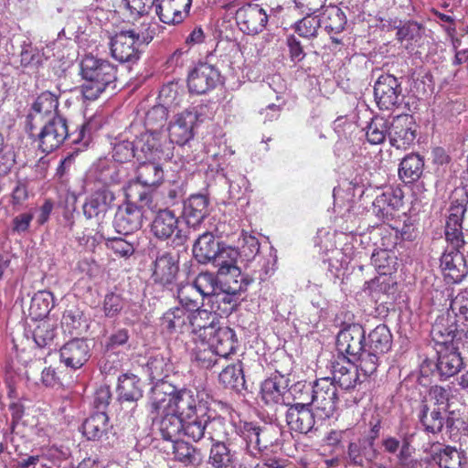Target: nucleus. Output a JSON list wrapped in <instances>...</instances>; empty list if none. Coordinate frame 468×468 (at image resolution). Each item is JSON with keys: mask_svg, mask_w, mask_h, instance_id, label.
<instances>
[{"mask_svg": "<svg viewBox=\"0 0 468 468\" xmlns=\"http://www.w3.org/2000/svg\"><path fill=\"white\" fill-rule=\"evenodd\" d=\"M464 199L452 200L445 225V239L448 247L441 257V268L446 279L460 282L468 274L466 243L463 232V219L466 211Z\"/></svg>", "mask_w": 468, "mask_h": 468, "instance_id": "f257e3e1", "label": "nucleus"}, {"mask_svg": "<svg viewBox=\"0 0 468 468\" xmlns=\"http://www.w3.org/2000/svg\"><path fill=\"white\" fill-rule=\"evenodd\" d=\"M149 407L152 414L169 412L187 420L197 417L205 404L197 391L181 388L167 394L155 388Z\"/></svg>", "mask_w": 468, "mask_h": 468, "instance_id": "f03ea898", "label": "nucleus"}, {"mask_svg": "<svg viewBox=\"0 0 468 468\" xmlns=\"http://www.w3.org/2000/svg\"><path fill=\"white\" fill-rule=\"evenodd\" d=\"M89 123L83 122L75 133L69 131L68 122L65 117L52 118L43 122L38 130L27 133L28 137L37 144L38 149L45 154L52 153L59 148L65 141L70 140L71 144H77L83 142L86 145L89 141L87 137Z\"/></svg>", "mask_w": 468, "mask_h": 468, "instance_id": "7ed1b4c3", "label": "nucleus"}, {"mask_svg": "<svg viewBox=\"0 0 468 468\" xmlns=\"http://www.w3.org/2000/svg\"><path fill=\"white\" fill-rule=\"evenodd\" d=\"M80 73L84 80L81 94L85 100H97L108 88L115 87L118 68L108 59L86 55L80 63Z\"/></svg>", "mask_w": 468, "mask_h": 468, "instance_id": "20e7f679", "label": "nucleus"}, {"mask_svg": "<svg viewBox=\"0 0 468 468\" xmlns=\"http://www.w3.org/2000/svg\"><path fill=\"white\" fill-rule=\"evenodd\" d=\"M403 204V192L396 186H382V233L388 232V239L394 244L399 239L410 240L412 239L413 228L407 224L406 219H400L396 212Z\"/></svg>", "mask_w": 468, "mask_h": 468, "instance_id": "39448f33", "label": "nucleus"}, {"mask_svg": "<svg viewBox=\"0 0 468 468\" xmlns=\"http://www.w3.org/2000/svg\"><path fill=\"white\" fill-rule=\"evenodd\" d=\"M133 192L134 187L131 186L126 193V202L118 207L113 219L115 230L124 236L132 234L140 229L143 226V206L135 204V202L132 200L133 197H136L138 201L143 203L149 209H156V205H154L153 201L157 193L152 195L145 190Z\"/></svg>", "mask_w": 468, "mask_h": 468, "instance_id": "423d86ee", "label": "nucleus"}, {"mask_svg": "<svg viewBox=\"0 0 468 468\" xmlns=\"http://www.w3.org/2000/svg\"><path fill=\"white\" fill-rule=\"evenodd\" d=\"M305 395L302 400L305 404L314 405L320 419L326 420L334 416L337 410L338 394L332 378H317L312 388H306Z\"/></svg>", "mask_w": 468, "mask_h": 468, "instance_id": "0eeeda50", "label": "nucleus"}, {"mask_svg": "<svg viewBox=\"0 0 468 468\" xmlns=\"http://www.w3.org/2000/svg\"><path fill=\"white\" fill-rule=\"evenodd\" d=\"M59 95V92L45 90L36 97L26 116V133L38 130L43 122L62 116L58 111Z\"/></svg>", "mask_w": 468, "mask_h": 468, "instance_id": "6e6552de", "label": "nucleus"}, {"mask_svg": "<svg viewBox=\"0 0 468 468\" xmlns=\"http://www.w3.org/2000/svg\"><path fill=\"white\" fill-rule=\"evenodd\" d=\"M376 416L373 414L369 420L370 431L368 435L361 442V452L356 443L351 442L348 446V454L356 463L363 464L364 461L372 465V468H380L379 448L380 440L379 428L380 417L378 409H375Z\"/></svg>", "mask_w": 468, "mask_h": 468, "instance_id": "1a4fd4ad", "label": "nucleus"}, {"mask_svg": "<svg viewBox=\"0 0 468 468\" xmlns=\"http://www.w3.org/2000/svg\"><path fill=\"white\" fill-rule=\"evenodd\" d=\"M246 443L249 452L255 454L263 452L272 446L276 441L277 431L271 424L261 425L256 421L239 420L238 434Z\"/></svg>", "mask_w": 468, "mask_h": 468, "instance_id": "9d476101", "label": "nucleus"}, {"mask_svg": "<svg viewBox=\"0 0 468 468\" xmlns=\"http://www.w3.org/2000/svg\"><path fill=\"white\" fill-rule=\"evenodd\" d=\"M179 254L172 250L158 251L151 264V279L155 285L172 290L179 275Z\"/></svg>", "mask_w": 468, "mask_h": 468, "instance_id": "9b49d317", "label": "nucleus"}, {"mask_svg": "<svg viewBox=\"0 0 468 468\" xmlns=\"http://www.w3.org/2000/svg\"><path fill=\"white\" fill-rule=\"evenodd\" d=\"M437 354L438 359L435 365L428 359L422 362L420 366L422 375L428 376L429 372L433 370L432 367H435L441 379H447L455 376L463 367V357L453 345L441 346Z\"/></svg>", "mask_w": 468, "mask_h": 468, "instance_id": "f8f14e48", "label": "nucleus"}, {"mask_svg": "<svg viewBox=\"0 0 468 468\" xmlns=\"http://www.w3.org/2000/svg\"><path fill=\"white\" fill-rule=\"evenodd\" d=\"M365 330L359 324L345 325L336 336L337 357L357 359L358 355L367 347L365 344Z\"/></svg>", "mask_w": 468, "mask_h": 468, "instance_id": "ddd939ff", "label": "nucleus"}, {"mask_svg": "<svg viewBox=\"0 0 468 468\" xmlns=\"http://www.w3.org/2000/svg\"><path fill=\"white\" fill-rule=\"evenodd\" d=\"M410 118L408 115H397L389 127L388 138L391 147L387 150L390 160H400L403 150L409 148L415 139V132L410 126Z\"/></svg>", "mask_w": 468, "mask_h": 468, "instance_id": "4468645a", "label": "nucleus"}, {"mask_svg": "<svg viewBox=\"0 0 468 468\" xmlns=\"http://www.w3.org/2000/svg\"><path fill=\"white\" fill-rule=\"evenodd\" d=\"M199 112L196 107H189L177 113L174 121L169 123V145L176 144L185 145L194 138V127L199 119Z\"/></svg>", "mask_w": 468, "mask_h": 468, "instance_id": "2eb2a0df", "label": "nucleus"}, {"mask_svg": "<svg viewBox=\"0 0 468 468\" xmlns=\"http://www.w3.org/2000/svg\"><path fill=\"white\" fill-rule=\"evenodd\" d=\"M162 133L145 131L134 141L137 161L170 160L173 157L172 147L161 144Z\"/></svg>", "mask_w": 468, "mask_h": 468, "instance_id": "dca6fc26", "label": "nucleus"}, {"mask_svg": "<svg viewBox=\"0 0 468 468\" xmlns=\"http://www.w3.org/2000/svg\"><path fill=\"white\" fill-rule=\"evenodd\" d=\"M235 19L240 31L254 36L266 27L268 15L260 5L247 4L236 11Z\"/></svg>", "mask_w": 468, "mask_h": 468, "instance_id": "f3484780", "label": "nucleus"}, {"mask_svg": "<svg viewBox=\"0 0 468 468\" xmlns=\"http://www.w3.org/2000/svg\"><path fill=\"white\" fill-rule=\"evenodd\" d=\"M141 45L132 31L122 30L111 38V53L120 62L133 63L140 58Z\"/></svg>", "mask_w": 468, "mask_h": 468, "instance_id": "a211bd4d", "label": "nucleus"}, {"mask_svg": "<svg viewBox=\"0 0 468 468\" xmlns=\"http://www.w3.org/2000/svg\"><path fill=\"white\" fill-rule=\"evenodd\" d=\"M220 82V73L208 63L197 64L188 74L187 87L191 93L205 94Z\"/></svg>", "mask_w": 468, "mask_h": 468, "instance_id": "6ab92c4d", "label": "nucleus"}, {"mask_svg": "<svg viewBox=\"0 0 468 468\" xmlns=\"http://www.w3.org/2000/svg\"><path fill=\"white\" fill-rule=\"evenodd\" d=\"M59 355L66 367L79 369L90 359V348L87 339L75 337L61 346Z\"/></svg>", "mask_w": 468, "mask_h": 468, "instance_id": "aec40b11", "label": "nucleus"}, {"mask_svg": "<svg viewBox=\"0 0 468 468\" xmlns=\"http://www.w3.org/2000/svg\"><path fill=\"white\" fill-rule=\"evenodd\" d=\"M192 0H157L155 14L167 25H178L189 15Z\"/></svg>", "mask_w": 468, "mask_h": 468, "instance_id": "412c9836", "label": "nucleus"}, {"mask_svg": "<svg viewBox=\"0 0 468 468\" xmlns=\"http://www.w3.org/2000/svg\"><path fill=\"white\" fill-rule=\"evenodd\" d=\"M311 404L293 403L286 412V422L292 431L302 434H307L315 424L314 414L310 409Z\"/></svg>", "mask_w": 468, "mask_h": 468, "instance_id": "4be33fe9", "label": "nucleus"}, {"mask_svg": "<svg viewBox=\"0 0 468 468\" xmlns=\"http://www.w3.org/2000/svg\"><path fill=\"white\" fill-rule=\"evenodd\" d=\"M356 359L336 357L332 364L334 382L344 389H351L360 383V374L355 364Z\"/></svg>", "mask_w": 468, "mask_h": 468, "instance_id": "5701e85b", "label": "nucleus"}, {"mask_svg": "<svg viewBox=\"0 0 468 468\" xmlns=\"http://www.w3.org/2000/svg\"><path fill=\"white\" fill-rule=\"evenodd\" d=\"M380 335L376 330L368 335L367 347L358 356L359 364L356 366L365 378L376 376L379 366L378 345Z\"/></svg>", "mask_w": 468, "mask_h": 468, "instance_id": "b1692460", "label": "nucleus"}, {"mask_svg": "<svg viewBox=\"0 0 468 468\" xmlns=\"http://www.w3.org/2000/svg\"><path fill=\"white\" fill-rule=\"evenodd\" d=\"M209 199L206 195L193 194L185 202L183 216L188 227L199 226L208 215Z\"/></svg>", "mask_w": 468, "mask_h": 468, "instance_id": "393cba45", "label": "nucleus"}, {"mask_svg": "<svg viewBox=\"0 0 468 468\" xmlns=\"http://www.w3.org/2000/svg\"><path fill=\"white\" fill-rule=\"evenodd\" d=\"M114 199V194L107 188H101L95 191L83 205L84 216L89 219H101Z\"/></svg>", "mask_w": 468, "mask_h": 468, "instance_id": "a878e982", "label": "nucleus"}, {"mask_svg": "<svg viewBox=\"0 0 468 468\" xmlns=\"http://www.w3.org/2000/svg\"><path fill=\"white\" fill-rule=\"evenodd\" d=\"M238 425L221 416L207 420V435L213 443L229 442L235 440Z\"/></svg>", "mask_w": 468, "mask_h": 468, "instance_id": "bb28decb", "label": "nucleus"}, {"mask_svg": "<svg viewBox=\"0 0 468 468\" xmlns=\"http://www.w3.org/2000/svg\"><path fill=\"white\" fill-rule=\"evenodd\" d=\"M211 346L219 357L228 358L236 352L238 338L229 326H218L210 335Z\"/></svg>", "mask_w": 468, "mask_h": 468, "instance_id": "cd10ccee", "label": "nucleus"}, {"mask_svg": "<svg viewBox=\"0 0 468 468\" xmlns=\"http://www.w3.org/2000/svg\"><path fill=\"white\" fill-rule=\"evenodd\" d=\"M218 314L213 311L197 308L189 314L188 331L193 334H200L204 331L205 337L212 335L218 326Z\"/></svg>", "mask_w": 468, "mask_h": 468, "instance_id": "c85d7f7f", "label": "nucleus"}, {"mask_svg": "<svg viewBox=\"0 0 468 468\" xmlns=\"http://www.w3.org/2000/svg\"><path fill=\"white\" fill-rule=\"evenodd\" d=\"M178 218L168 208L159 209L151 225V231L159 239H169L178 228Z\"/></svg>", "mask_w": 468, "mask_h": 468, "instance_id": "c756f323", "label": "nucleus"}, {"mask_svg": "<svg viewBox=\"0 0 468 468\" xmlns=\"http://www.w3.org/2000/svg\"><path fill=\"white\" fill-rule=\"evenodd\" d=\"M189 314L181 307L167 310L160 320L162 330L167 334H183L188 331Z\"/></svg>", "mask_w": 468, "mask_h": 468, "instance_id": "7c9ffc66", "label": "nucleus"}, {"mask_svg": "<svg viewBox=\"0 0 468 468\" xmlns=\"http://www.w3.org/2000/svg\"><path fill=\"white\" fill-rule=\"evenodd\" d=\"M222 244L216 240L212 233L204 232L193 246L194 257L202 264L208 263L217 255V251Z\"/></svg>", "mask_w": 468, "mask_h": 468, "instance_id": "2f4dec72", "label": "nucleus"}, {"mask_svg": "<svg viewBox=\"0 0 468 468\" xmlns=\"http://www.w3.org/2000/svg\"><path fill=\"white\" fill-rule=\"evenodd\" d=\"M159 160H143L136 171V179L144 186H154L163 181L164 171Z\"/></svg>", "mask_w": 468, "mask_h": 468, "instance_id": "473e14b6", "label": "nucleus"}, {"mask_svg": "<svg viewBox=\"0 0 468 468\" xmlns=\"http://www.w3.org/2000/svg\"><path fill=\"white\" fill-rule=\"evenodd\" d=\"M431 335L433 339L441 344V346L452 345V341L457 333V325L452 321L449 314L439 316L431 327Z\"/></svg>", "mask_w": 468, "mask_h": 468, "instance_id": "72a5a7b5", "label": "nucleus"}, {"mask_svg": "<svg viewBox=\"0 0 468 468\" xmlns=\"http://www.w3.org/2000/svg\"><path fill=\"white\" fill-rule=\"evenodd\" d=\"M443 413L445 412L441 407L431 408L428 404L423 403L419 418L424 431L432 434L441 432L445 420Z\"/></svg>", "mask_w": 468, "mask_h": 468, "instance_id": "f704fd0d", "label": "nucleus"}, {"mask_svg": "<svg viewBox=\"0 0 468 468\" xmlns=\"http://www.w3.org/2000/svg\"><path fill=\"white\" fill-rule=\"evenodd\" d=\"M117 391L120 399L137 401L143 397L141 379L134 374L125 373L118 378Z\"/></svg>", "mask_w": 468, "mask_h": 468, "instance_id": "c9c22d12", "label": "nucleus"}, {"mask_svg": "<svg viewBox=\"0 0 468 468\" xmlns=\"http://www.w3.org/2000/svg\"><path fill=\"white\" fill-rule=\"evenodd\" d=\"M239 257V251L236 248L223 243L210 262L218 269V275L229 270L233 273H239L237 265Z\"/></svg>", "mask_w": 468, "mask_h": 468, "instance_id": "e433bc0d", "label": "nucleus"}, {"mask_svg": "<svg viewBox=\"0 0 468 468\" xmlns=\"http://www.w3.org/2000/svg\"><path fill=\"white\" fill-rule=\"evenodd\" d=\"M109 430V417L105 411H97L85 420L82 424L83 435L88 440H99Z\"/></svg>", "mask_w": 468, "mask_h": 468, "instance_id": "4c0bfd02", "label": "nucleus"}, {"mask_svg": "<svg viewBox=\"0 0 468 468\" xmlns=\"http://www.w3.org/2000/svg\"><path fill=\"white\" fill-rule=\"evenodd\" d=\"M324 28L330 35H338L346 28L347 18L346 13L337 5H330L323 13Z\"/></svg>", "mask_w": 468, "mask_h": 468, "instance_id": "58836bf2", "label": "nucleus"}, {"mask_svg": "<svg viewBox=\"0 0 468 468\" xmlns=\"http://www.w3.org/2000/svg\"><path fill=\"white\" fill-rule=\"evenodd\" d=\"M432 460L440 468H463L466 457L463 451L445 446L434 452Z\"/></svg>", "mask_w": 468, "mask_h": 468, "instance_id": "ea45409f", "label": "nucleus"}, {"mask_svg": "<svg viewBox=\"0 0 468 468\" xmlns=\"http://www.w3.org/2000/svg\"><path fill=\"white\" fill-rule=\"evenodd\" d=\"M282 376H271L265 379L261 386V398L267 406L282 404L283 391L281 386Z\"/></svg>", "mask_w": 468, "mask_h": 468, "instance_id": "a19ab883", "label": "nucleus"}, {"mask_svg": "<svg viewBox=\"0 0 468 468\" xmlns=\"http://www.w3.org/2000/svg\"><path fill=\"white\" fill-rule=\"evenodd\" d=\"M53 293L49 291L37 292L30 302L29 315L33 320H43L53 307Z\"/></svg>", "mask_w": 468, "mask_h": 468, "instance_id": "79ce46f5", "label": "nucleus"}, {"mask_svg": "<svg viewBox=\"0 0 468 468\" xmlns=\"http://www.w3.org/2000/svg\"><path fill=\"white\" fill-rule=\"evenodd\" d=\"M424 162L419 154L405 156L399 168V176L406 183L416 181L422 174Z\"/></svg>", "mask_w": 468, "mask_h": 468, "instance_id": "37998d69", "label": "nucleus"}, {"mask_svg": "<svg viewBox=\"0 0 468 468\" xmlns=\"http://www.w3.org/2000/svg\"><path fill=\"white\" fill-rule=\"evenodd\" d=\"M239 273H233L232 271H228L218 274L222 290L224 292H230L232 293H239L245 292L249 285L253 282V279L244 275L240 269L238 267Z\"/></svg>", "mask_w": 468, "mask_h": 468, "instance_id": "c03bdc74", "label": "nucleus"}, {"mask_svg": "<svg viewBox=\"0 0 468 468\" xmlns=\"http://www.w3.org/2000/svg\"><path fill=\"white\" fill-rule=\"evenodd\" d=\"M160 414H165L160 422L162 438L171 442L178 440L179 435L183 432L184 421L186 420L179 418L174 413L160 412Z\"/></svg>", "mask_w": 468, "mask_h": 468, "instance_id": "a18cd8bd", "label": "nucleus"}, {"mask_svg": "<svg viewBox=\"0 0 468 468\" xmlns=\"http://www.w3.org/2000/svg\"><path fill=\"white\" fill-rule=\"evenodd\" d=\"M219 382L225 388L239 389L245 384L242 362L238 360L235 363L226 366L218 376Z\"/></svg>", "mask_w": 468, "mask_h": 468, "instance_id": "49530a36", "label": "nucleus"}, {"mask_svg": "<svg viewBox=\"0 0 468 468\" xmlns=\"http://www.w3.org/2000/svg\"><path fill=\"white\" fill-rule=\"evenodd\" d=\"M400 84L392 75H382V107L387 110L399 102Z\"/></svg>", "mask_w": 468, "mask_h": 468, "instance_id": "de8ad7c7", "label": "nucleus"}, {"mask_svg": "<svg viewBox=\"0 0 468 468\" xmlns=\"http://www.w3.org/2000/svg\"><path fill=\"white\" fill-rule=\"evenodd\" d=\"M168 118L167 108L163 104L153 106L145 114V131L161 133Z\"/></svg>", "mask_w": 468, "mask_h": 468, "instance_id": "09e8293b", "label": "nucleus"}, {"mask_svg": "<svg viewBox=\"0 0 468 468\" xmlns=\"http://www.w3.org/2000/svg\"><path fill=\"white\" fill-rule=\"evenodd\" d=\"M177 299L181 308L186 311H194L203 304L204 297L192 283H186L178 288Z\"/></svg>", "mask_w": 468, "mask_h": 468, "instance_id": "8fccbe9b", "label": "nucleus"}, {"mask_svg": "<svg viewBox=\"0 0 468 468\" xmlns=\"http://www.w3.org/2000/svg\"><path fill=\"white\" fill-rule=\"evenodd\" d=\"M226 443L212 444L208 463L215 468H227L233 463V454Z\"/></svg>", "mask_w": 468, "mask_h": 468, "instance_id": "3c124183", "label": "nucleus"}, {"mask_svg": "<svg viewBox=\"0 0 468 468\" xmlns=\"http://www.w3.org/2000/svg\"><path fill=\"white\" fill-rule=\"evenodd\" d=\"M61 325L70 335H79L87 327L83 313L77 308L65 310L62 315Z\"/></svg>", "mask_w": 468, "mask_h": 468, "instance_id": "603ef678", "label": "nucleus"}, {"mask_svg": "<svg viewBox=\"0 0 468 468\" xmlns=\"http://www.w3.org/2000/svg\"><path fill=\"white\" fill-rule=\"evenodd\" d=\"M173 454L176 461L185 465H195L199 463L197 458V449L182 440L172 441Z\"/></svg>", "mask_w": 468, "mask_h": 468, "instance_id": "864d4df0", "label": "nucleus"}, {"mask_svg": "<svg viewBox=\"0 0 468 468\" xmlns=\"http://www.w3.org/2000/svg\"><path fill=\"white\" fill-rule=\"evenodd\" d=\"M130 334L128 329L120 328L112 332L103 344V351L109 355L112 353L120 355L123 354L122 348L128 345Z\"/></svg>", "mask_w": 468, "mask_h": 468, "instance_id": "5fc2aeb1", "label": "nucleus"}, {"mask_svg": "<svg viewBox=\"0 0 468 468\" xmlns=\"http://www.w3.org/2000/svg\"><path fill=\"white\" fill-rule=\"evenodd\" d=\"M29 198L27 183L19 179L8 195V204L12 211L18 212L23 209Z\"/></svg>", "mask_w": 468, "mask_h": 468, "instance_id": "6e6d98bb", "label": "nucleus"}, {"mask_svg": "<svg viewBox=\"0 0 468 468\" xmlns=\"http://www.w3.org/2000/svg\"><path fill=\"white\" fill-rule=\"evenodd\" d=\"M312 15L306 14L304 17L297 21L292 27L294 31L303 38L311 39L316 37L321 27V20Z\"/></svg>", "mask_w": 468, "mask_h": 468, "instance_id": "4d7b16f0", "label": "nucleus"}, {"mask_svg": "<svg viewBox=\"0 0 468 468\" xmlns=\"http://www.w3.org/2000/svg\"><path fill=\"white\" fill-rule=\"evenodd\" d=\"M200 294L205 298L215 295L218 281L217 276L209 271L200 272L192 283Z\"/></svg>", "mask_w": 468, "mask_h": 468, "instance_id": "13d9d810", "label": "nucleus"}, {"mask_svg": "<svg viewBox=\"0 0 468 468\" xmlns=\"http://www.w3.org/2000/svg\"><path fill=\"white\" fill-rule=\"evenodd\" d=\"M237 293H232L230 292H224L222 293H218L214 296L213 305L216 306V310L213 311L218 314V316H228L232 314L237 308V299L235 295Z\"/></svg>", "mask_w": 468, "mask_h": 468, "instance_id": "bf43d9fd", "label": "nucleus"}, {"mask_svg": "<svg viewBox=\"0 0 468 468\" xmlns=\"http://www.w3.org/2000/svg\"><path fill=\"white\" fill-rule=\"evenodd\" d=\"M195 359L204 368H211L218 363L219 356L210 344L201 343L195 349Z\"/></svg>", "mask_w": 468, "mask_h": 468, "instance_id": "052dcab7", "label": "nucleus"}, {"mask_svg": "<svg viewBox=\"0 0 468 468\" xmlns=\"http://www.w3.org/2000/svg\"><path fill=\"white\" fill-rule=\"evenodd\" d=\"M105 246L112 250L117 257L129 258L132 256L135 248L133 242L128 241L122 237H108L105 239Z\"/></svg>", "mask_w": 468, "mask_h": 468, "instance_id": "680f3d73", "label": "nucleus"}, {"mask_svg": "<svg viewBox=\"0 0 468 468\" xmlns=\"http://www.w3.org/2000/svg\"><path fill=\"white\" fill-rule=\"evenodd\" d=\"M184 90L176 82L165 84L159 91V99L168 106L179 105Z\"/></svg>", "mask_w": 468, "mask_h": 468, "instance_id": "e2e57ef3", "label": "nucleus"}, {"mask_svg": "<svg viewBox=\"0 0 468 468\" xmlns=\"http://www.w3.org/2000/svg\"><path fill=\"white\" fill-rule=\"evenodd\" d=\"M126 10L133 17L148 16L153 7L156 8L157 0H123Z\"/></svg>", "mask_w": 468, "mask_h": 468, "instance_id": "0e129e2a", "label": "nucleus"}, {"mask_svg": "<svg viewBox=\"0 0 468 468\" xmlns=\"http://www.w3.org/2000/svg\"><path fill=\"white\" fill-rule=\"evenodd\" d=\"M55 337V328L49 321L40 320L33 331V338L39 347L49 345Z\"/></svg>", "mask_w": 468, "mask_h": 468, "instance_id": "69168bd1", "label": "nucleus"}, {"mask_svg": "<svg viewBox=\"0 0 468 468\" xmlns=\"http://www.w3.org/2000/svg\"><path fill=\"white\" fill-rule=\"evenodd\" d=\"M112 158L118 163H126L137 159L134 142L123 140L116 143L112 148Z\"/></svg>", "mask_w": 468, "mask_h": 468, "instance_id": "338daca9", "label": "nucleus"}, {"mask_svg": "<svg viewBox=\"0 0 468 468\" xmlns=\"http://www.w3.org/2000/svg\"><path fill=\"white\" fill-rule=\"evenodd\" d=\"M37 455L43 461L41 463L43 468H51L52 465L66 458L65 452L55 445L41 447L40 453Z\"/></svg>", "mask_w": 468, "mask_h": 468, "instance_id": "774afa93", "label": "nucleus"}]
</instances>
